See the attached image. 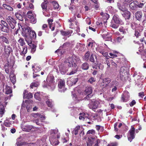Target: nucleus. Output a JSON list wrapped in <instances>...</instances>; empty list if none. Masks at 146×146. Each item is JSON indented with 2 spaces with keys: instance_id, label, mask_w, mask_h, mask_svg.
<instances>
[{
  "instance_id": "f257e3e1",
  "label": "nucleus",
  "mask_w": 146,
  "mask_h": 146,
  "mask_svg": "<svg viewBox=\"0 0 146 146\" xmlns=\"http://www.w3.org/2000/svg\"><path fill=\"white\" fill-rule=\"evenodd\" d=\"M80 61V60L78 57L75 56H72L71 57H68L66 59L63 64H61L59 66V71L61 73L63 74H65L68 70V66L69 67L72 66L74 67L75 68L70 73H68L67 74L71 75L74 74L77 71V64L76 62Z\"/></svg>"
},
{
  "instance_id": "f03ea898",
  "label": "nucleus",
  "mask_w": 146,
  "mask_h": 146,
  "mask_svg": "<svg viewBox=\"0 0 146 146\" xmlns=\"http://www.w3.org/2000/svg\"><path fill=\"white\" fill-rule=\"evenodd\" d=\"M22 29L23 31L22 32V35L25 37V39L26 41L29 43H30V42H31V40L30 39V40H28L26 38L27 37V34H29L31 31V28L28 27H27L22 28Z\"/></svg>"
},
{
  "instance_id": "7ed1b4c3",
  "label": "nucleus",
  "mask_w": 146,
  "mask_h": 146,
  "mask_svg": "<svg viewBox=\"0 0 146 146\" xmlns=\"http://www.w3.org/2000/svg\"><path fill=\"white\" fill-rule=\"evenodd\" d=\"M6 20L11 28L13 29H14L16 23V21L10 16H8Z\"/></svg>"
},
{
  "instance_id": "20e7f679",
  "label": "nucleus",
  "mask_w": 146,
  "mask_h": 146,
  "mask_svg": "<svg viewBox=\"0 0 146 146\" xmlns=\"http://www.w3.org/2000/svg\"><path fill=\"white\" fill-rule=\"evenodd\" d=\"M135 128L133 126H131V129L129 131V134L128 136V139L129 141L131 142L135 137Z\"/></svg>"
},
{
  "instance_id": "39448f33",
  "label": "nucleus",
  "mask_w": 146,
  "mask_h": 146,
  "mask_svg": "<svg viewBox=\"0 0 146 146\" xmlns=\"http://www.w3.org/2000/svg\"><path fill=\"white\" fill-rule=\"evenodd\" d=\"M100 104L99 102L97 101H92L91 102L88 104V106L90 109L94 110L97 108Z\"/></svg>"
},
{
  "instance_id": "423d86ee",
  "label": "nucleus",
  "mask_w": 146,
  "mask_h": 146,
  "mask_svg": "<svg viewBox=\"0 0 146 146\" xmlns=\"http://www.w3.org/2000/svg\"><path fill=\"white\" fill-rule=\"evenodd\" d=\"M58 86L59 92H64L66 90V88L65 87V82L62 80H60L59 81Z\"/></svg>"
},
{
  "instance_id": "0eeeda50",
  "label": "nucleus",
  "mask_w": 146,
  "mask_h": 146,
  "mask_svg": "<svg viewBox=\"0 0 146 146\" xmlns=\"http://www.w3.org/2000/svg\"><path fill=\"white\" fill-rule=\"evenodd\" d=\"M92 91V88L91 87H88L86 88L85 90V92L87 95V96L85 98L86 99L88 100L90 98H91L92 95H91Z\"/></svg>"
},
{
  "instance_id": "6e6552de",
  "label": "nucleus",
  "mask_w": 146,
  "mask_h": 146,
  "mask_svg": "<svg viewBox=\"0 0 146 146\" xmlns=\"http://www.w3.org/2000/svg\"><path fill=\"white\" fill-rule=\"evenodd\" d=\"M78 80L77 78H70L68 79L67 81V84L69 86H72L76 84Z\"/></svg>"
},
{
  "instance_id": "1a4fd4ad",
  "label": "nucleus",
  "mask_w": 146,
  "mask_h": 146,
  "mask_svg": "<svg viewBox=\"0 0 146 146\" xmlns=\"http://www.w3.org/2000/svg\"><path fill=\"white\" fill-rule=\"evenodd\" d=\"M129 96L128 92L125 91L122 96L121 99L123 102H126L129 100Z\"/></svg>"
},
{
  "instance_id": "9d476101",
  "label": "nucleus",
  "mask_w": 146,
  "mask_h": 146,
  "mask_svg": "<svg viewBox=\"0 0 146 146\" xmlns=\"http://www.w3.org/2000/svg\"><path fill=\"white\" fill-rule=\"evenodd\" d=\"M111 82V80L109 78H105L103 80V82L102 83V87H105L108 86V85Z\"/></svg>"
},
{
  "instance_id": "9b49d317",
  "label": "nucleus",
  "mask_w": 146,
  "mask_h": 146,
  "mask_svg": "<svg viewBox=\"0 0 146 146\" xmlns=\"http://www.w3.org/2000/svg\"><path fill=\"white\" fill-rule=\"evenodd\" d=\"M138 4V2L137 1H134L130 4L129 7L132 9L134 10L137 8Z\"/></svg>"
},
{
  "instance_id": "f8f14e48",
  "label": "nucleus",
  "mask_w": 146,
  "mask_h": 146,
  "mask_svg": "<svg viewBox=\"0 0 146 146\" xmlns=\"http://www.w3.org/2000/svg\"><path fill=\"white\" fill-rule=\"evenodd\" d=\"M34 128L33 127L32 125H25L22 128V130L23 131L27 132H29L32 130V129Z\"/></svg>"
},
{
  "instance_id": "ddd939ff",
  "label": "nucleus",
  "mask_w": 146,
  "mask_h": 146,
  "mask_svg": "<svg viewBox=\"0 0 146 146\" xmlns=\"http://www.w3.org/2000/svg\"><path fill=\"white\" fill-rule=\"evenodd\" d=\"M23 95V98H24L29 99L33 97V95L32 94L30 93H29L26 90L24 91Z\"/></svg>"
},
{
  "instance_id": "4468645a",
  "label": "nucleus",
  "mask_w": 146,
  "mask_h": 146,
  "mask_svg": "<svg viewBox=\"0 0 146 146\" xmlns=\"http://www.w3.org/2000/svg\"><path fill=\"white\" fill-rule=\"evenodd\" d=\"M119 73L122 76L126 75L127 74L126 68L124 66L120 68Z\"/></svg>"
},
{
  "instance_id": "2eb2a0df",
  "label": "nucleus",
  "mask_w": 146,
  "mask_h": 146,
  "mask_svg": "<svg viewBox=\"0 0 146 146\" xmlns=\"http://www.w3.org/2000/svg\"><path fill=\"white\" fill-rule=\"evenodd\" d=\"M122 14L125 19H129L130 16V13L127 10L123 12Z\"/></svg>"
},
{
  "instance_id": "dca6fc26",
  "label": "nucleus",
  "mask_w": 146,
  "mask_h": 146,
  "mask_svg": "<svg viewBox=\"0 0 146 146\" xmlns=\"http://www.w3.org/2000/svg\"><path fill=\"white\" fill-rule=\"evenodd\" d=\"M102 37L106 41H110L112 42V39L111 37V35H109L108 33L107 35L104 34L102 35Z\"/></svg>"
},
{
  "instance_id": "f3484780",
  "label": "nucleus",
  "mask_w": 146,
  "mask_h": 146,
  "mask_svg": "<svg viewBox=\"0 0 146 146\" xmlns=\"http://www.w3.org/2000/svg\"><path fill=\"white\" fill-rule=\"evenodd\" d=\"M0 42L1 43L5 42L7 44L9 43L8 39L3 36H0Z\"/></svg>"
},
{
  "instance_id": "a211bd4d",
  "label": "nucleus",
  "mask_w": 146,
  "mask_h": 146,
  "mask_svg": "<svg viewBox=\"0 0 146 146\" xmlns=\"http://www.w3.org/2000/svg\"><path fill=\"white\" fill-rule=\"evenodd\" d=\"M135 16L137 20L140 21L142 17V12L141 11L137 12L135 13Z\"/></svg>"
},
{
  "instance_id": "6ab92c4d",
  "label": "nucleus",
  "mask_w": 146,
  "mask_h": 146,
  "mask_svg": "<svg viewBox=\"0 0 146 146\" xmlns=\"http://www.w3.org/2000/svg\"><path fill=\"white\" fill-rule=\"evenodd\" d=\"M117 6L119 9L123 12L127 10V9L123 5H121L119 3H117Z\"/></svg>"
},
{
  "instance_id": "aec40b11",
  "label": "nucleus",
  "mask_w": 146,
  "mask_h": 146,
  "mask_svg": "<svg viewBox=\"0 0 146 146\" xmlns=\"http://www.w3.org/2000/svg\"><path fill=\"white\" fill-rule=\"evenodd\" d=\"M32 44V45L31 46V52L32 53H33L35 52L36 50V44H34L33 43H32V41H31V42H30V43H28V44Z\"/></svg>"
},
{
  "instance_id": "412c9836",
  "label": "nucleus",
  "mask_w": 146,
  "mask_h": 146,
  "mask_svg": "<svg viewBox=\"0 0 146 146\" xmlns=\"http://www.w3.org/2000/svg\"><path fill=\"white\" fill-rule=\"evenodd\" d=\"M92 2L94 3V7L96 9H97L99 7L100 4L98 2V0H90Z\"/></svg>"
},
{
  "instance_id": "4be33fe9",
  "label": "nucleus",
  "mask_w": 146,
  "mask_h": 146,
  "mask_svg": "<svg viewBox=\"0 0 146 146\" xmlns=\"http://www.w3.org/2000/svg\"><path fill=\"white\" fill-rule=\"evenodd\" d=\"M44 0V1L42 3L41 6L43 10H46L47 7V4L48 3V1L46 0Z\"/></svg>"
},
{
  "instance_id": "5701e85b",
  "label": "nucleus",
  "mask_w": 146,
  "mask_h": 146,
  "mask_svg": "<svg viewBox=\"0 0 146 146\" xmlns=\"http://www.w3.org/2000/svg\"><path fill=\"white\" fill-rule=\"evenodd\" d=\"M88 141L87 142V146H92V145L94 143L93 138L92 137L91 138H88Z\"/></svg>"
},
{
  "instance_id": "b1692460",
  "label": "nucleus",
  "mask_w": 146,
  "mask_h": 146,
  "mask_svg": "<svg viewBox=\"0 0 146 146\" xmlns=\"http://www.w3.org/2000/svg\"><path fill=\"white\" fill-rule=\"evenodd\" d=\"M10 78L12 83L14 84L16 80L15 75L11 73L10 75Z\"/></svg>"
},
{
  "instance_id": "393cba45",
  "label": "nucleus",
  "mask_w": 146,
  "mask_h": 146,
  "mask_svg": "<svg viewBox=\"0 0 146 146\" xmlns=\"http://www.w3.org/2000/svg\"><path fill=\"white\" fill-rule=\"evenodd\" d=\"M35 68V69H33V70L34 71V72L35 73L39 72L41 69V67L40 66H36V67H35L33 65L32 66V68Z\"/></svg>"
},
{
  "instance_id": "a878e982",
  "label": "nucleus",
  "mask_w": 146,
  "mask_h": 146,
  "mask_svg": "<svg viewBox=\"0 0 146 146\" xmlns=\"http://www.w3.org/2000/svg\"><path fill=\"white\" fill-rule=\"evenodd\" d=\"M11 50V49L10 47L5 46L4 51L6 54H9Z\"/></svg>"
},
{
  "instance_id": "bb28decb",
  "label": "nucleus",
  "mask_w": 146,
  "mask_h": 146,
  "mask_svg": "<svg viewBox=\"0 0 146 146\" xmlns=\"http://www.w3.org/2000/svg\"><path fill=\"white\" fill-rule=\"evenodd\" d=\"M81 68L83 70H87L89 68V64L87 62L83 63L81 66Z\"/></svg>"
},
{
  "instance_id": "cd10ccee",
  "label": "nucleus",
  "mask_w": 146,
  "mask_h": 146,
  "mask_svg": "<svg viewBox=\"0 0 146 146\" xmlns=\"http://www.w3.org/2000/svg\"><path fill=\"white\" fill-rule=\"evenodd\" d=\"M100 14L102 16L103 18L106 20H107L109 17V15L106 13H104L103 12H101Z\"/></svg>"
},
{
  "instance_id": "c85d7f7f",
  "label": "nucleus",
  "mask_w": 146,
  "mask_h": 146,
  "mask_svg": "<svg viewBox=\"0 0 146 146\" xmlns=\"http://www.w3.org/2000/svg\"><path fill=\"white\" fill-rule=\"evenodd\" d=\"M3 6L7 10H9L10 11H12L13 10V8L9 5L4 4L3 5Z\"/></svg>"
},
{
  "instance_id": "c756f323",
  "label": "nucleus",
  "mask_w": 146,
  "mask_h": 146,
  "mask_svg": "<svg viewBox=\"0 0 146 146\" xmlns=\"http://www.w3.org/2000/svg\"><path fill=\"white\" fill-rule=\"evenodd\" d=\"M29 34L31 38H35L36 37V35L35 32L32 30L30 32Z\"/></svg>"
},
{
  "instance_id": "7c9ffc66",
  "label": "nucleus",
  "mask_w": 146,
  "mask_h": 146,
  "mask_svg": "<svg viewBox=\"0 0 146 146\" xmlns=\"http://www.w3.org/2000/svg\"><path fill=\"white\" fill-rule=\"evenodd\" d=\"M12 92L11 88L8 86H7L5 88V93L6 94H9Z\"/></svg>"
},
{
  "instance_id": "2f4dec72",
  "label": "nucleus",
  "mask_w": 146,
  "mask_h": 146,
  "mask_svg": "<svg viewBox=\"0 0 146 146\" xmlns=\"http://www.w3.org/2000/svg\"><path fill=\"white\" fill-rule=\"evenodd\" d=\"M46 103L48 107L52 108L53 106V104L52 103V100H51L48 99L46 102Z\"/></svg>"
},
{
  "instance_id": "473e14b6",
  "label": "nucleus",
  "mask_w": 146,
  "mask_h": 146,
  "mask_svg": "<svg viewBox=\"0 0 146 146\" xmlns=\"http://www.w3.org/2000/svg\"><path fill=\"white\" fill-rule=\"evenodd\" d=\"M18 41L20 43V45L21 46H23L25 44L24 39L23 38H20Z\"/></svg>"
},
{
  "instance_id": "72a5a7b5",
  "label": "nucleus",
  "mask_w": 146,
  "mask_h": 146,
  "mask_svg": "<svg viewBox=\"0 0 146 146\" xmlns=\"http://www.w3.org/2000/svg\"><path fill=\"white\" fill-rule=\"evenodd\" d=\"M27 52V48L26 46L23 47V50L21 53V55H23L26 54Z\"/></svg>"
},
{
  "instance_id": "f704fd0d",
  "label": "nucleus",
  "mask_w": 146,
  "mask_h": 146,
  "mask_svg": "<svg viewBox=\"0 0 146 146\" xmlns=\"http://www.w3.org/2000/svg\"><path fill=\"white\" fill-rule=\"evenodd\" d=\"M90 55V52H87L85 54L84 59L86 60H88L89 59V57Z\"/></svg>"
},
{
  "instance_id": "c9c22d12",
  "label": "nucleus",
  "mask_w": 146,
  "mask_h": 146,
  "mask_svg": "<svg viewBox=\"0 0 146 146\" xmlns=\"http://www.w3.org/2000/svg\"><path fill=\"white\" fill-rule=\"evenodd\" d=\"M113 19L115 22L117 24L120 23V19L116 16H114L113 17Z\"/></svg>"
},
{
  "instance_id": "e433bc0d",
  "label": "nucleus",
  "mask_w": 146,
  "mask_h": 146,
  "mask_svg": "<svg viewBox=\"0 0 146 146\" xmlns=\"http://www.w3.org/2000/svg\"><path fill=\"white\" fill-rule=\"evenodd\" d=\"M2 30L6 33H8L9 31V29L8 25L7 26H3L2 28Z\"/></svg>"
},
{
  "instance_id": "4c0bfd02",
  "label": "nucleus",
  "mask_w": 146,
  "mask_h": 146,
  "mask_svg": "<svg viewBox=\"0 0 146 146\" xmlns=\"http://www.w3.org/2000/svg\"><path fill=\"white\" fill-rule=\"evenodd\" d=\"M4 125L6 127H10L11 125V123L9 121L6 120L4 121Z\"/></svg>"
},
{
  "instance_id": "58836bf2",
  "label": "nucleus",
  "mask_w": 146,
  "mask_h": 146,
  "mask_svg": "<svg viewBox=\"0 0 146 146\" xmlns=\"http://www.w3.org/2000/svg\"><path fill=\"white\" fill-rule=\"evenodd\" d=\"M27 16L29 19L32 18L33 17H34L33 14L31 11H29L27 13Z\"/></svg>"
},
{
  "instance_id": "ea45409f",
  "label": "nucleus",
  "mask_w": 146,
  "mask_h": 146,
  "mask_svg": "<svg viewBox=\"0 0 146 146\" xmlns=\"http://www.w3.org/2000/svg\"><path fill=\"white\" fill-rule=\"evenodd\" d=\"M52 4L54 8L55 9H58L59 7V5L58 3L55 1H53Z\"/></svg>"
},
{
  "instance_id": "a19ab883",
  "label": "nucleus",
  "mask_w": 146,
  "mask_h": 146,
  "mask_svg": "<svg viewBox=\"0 0 146 146\" xmlns=\"http://www.w3.org/2000/svg\"><path fill=\"white\" fill-rule=\"evenodd\" d=\"M93 141H94V143H95L94 146H98V144L100 143V141L97 138L93 137Z\"/></svg>"
},
{
  "instance_id": "79ce46f5",
  "label": "nucleus",
  "mask_w": 146,
  "mask_h": 146,
  "mask_svg": "<svg viewBox=\"0 0 146 146\" xmlns=\"http://www.w3.org/2000/svg\"><path fill=\"white\" fill-rule=\"evenodd\" d=\"M61 34L63 36H67L70 33V32L69 31H61Z\"/></svg>"
},
{
  "instance_id": "37998d69",
  "label": "nucleus",
  "mask_w": 146,
  "mask_h": 146,
  "mask_svg": "<svg viewBox=\"0 0 146 146\" xmlns=\"http://www.w3.org/2000/svg\"><path fill=\"white\" fill-rule=\"evenodd\" d=\"M87 134L88 135H90V136L94 135L95 134V131L93 129L89 130L87 132Z\"/></svg>"
},
{
  "instance_id": "c03bdc74",
  "label": "nucleus",
  "mask_w": 146,
  "mask_h": 146,
  "mask_svg": "<svg viewBox=\"0 0 146 146\" xmlns=\"http://www.w3.org/2000/svg\"><path fill=\"white\" fill-rule=\"evenodd\" d=\"M80 129L81 128L79 126H78L75 128L74 131L75 135H76L78 134V132L80 130Z\"/></svg>"
},
{
  "instance_id": "a18cd8bd",
  "label": "nucleus",
  "mask_w": 146,
  "mask_h": 146,
  "mask_svg": "<svg viewBox=\"0 0 146 146\" xmlns=\"http://www.w3.org/2000/svg\"><path fill=\"white\" fill-rule=\"evenodd\" d=\"M5 112V109L3 107L1 108L0 110V114L1 115V117H2L3 115L4 114Z\"/></svg>"
},
{
  "instance_id": "49530a36",
  "label": "nucleus",
  "mask_w": 146,
  "mask_h": 146,
  "mask_svg": "<svg viewBox=\"0 0 146 146\" xmlns=\"http://www.w3.org/2000/svg\"><path fill=\"white\" fill-rule=\"evenodd\" d=\"M58 129L51 130L50 133L51 135H53L57 133H58Z\"/></svg>"
},
{
  "instance_id": "de8ad7c7",
  "label": "nucleus",
  "mask_w": 146,
  "mask_h": 146,
  "mask_svg": "<svg viewBox=\"0 0 146 146\" xmlns=\"http://www.w3.org/2000/svg\"><path fill=\"white\" fill-rule=\"evenodd\" d=\"M81 114L82 115L83 120H84L85 119L88 118V115L87 113L83 112L81 113Z\"/></svg>"
},
{
  "instance_id": "09e8293b",
  "label": "nucleus",
  "mask_w": 146,
  "mask_h": 146,
  "mask_svg": "<svg viewBox=\"0 0 146 146\" xmlns=\"http://www.w3.org/2000/svg\"><path fill=\"white\" fill-rule=\"evenodd\" d=\"M16 17L19 20H21L22 19V16L18 13H16L15 14Z\"/></svg>"
},
{
  "instance_id": "8fccbe9b",
  "label": "nucleus",
  "mask_w": 146,
  "mask_h": 146,
  "mask_svg": "<svg viewBox=\"0 0 146 146\" xmlns=\"http://www.w3.org/2000/svg\"><path fill=\"white\" fill-rule=\"evenodd\" d=\"M30 21L31 23L33 24H35L36 22V19L34 17H33L32 18H30Z\"/></svg>"
},
{
  "instance_id": "3c124183",
  "label": "nucleus",
  "mask_w": 146,
  "mask_h": 146,
  "mask_svg": "<svg viewBox=\"0 0 146 146\" xmlns=\"http://www.w3.org/2000/svg\"><path fill=\"white\" fill-rule=\"evenodd\" d=\"M96 81V79L93 77H91L88 80V82L90 83L91 84H92L93 82Z\"/></svg>"
},
{
  "instance_id": "603ef678",
  "label": "nucleus",
  "mask_w": 146,
  "mask_h": 146,
  "mask_svg": "<svg viewBox=\"0 0 146 146\" xmlns=\"http://www.w3.org/2000/svg\"><path fill=\"white\" fill-rule=\"evenodd\" d=\"M119 31L120 32H122V33L124 34L126 33V31L123 27H121L119 28Z\"/></svg>"
},
{
  "instance_id": "864d4df0",
  "label": "nucleus",
  "mask_w": 146,
  "mask_h": 146,
  "mask_svg": "<svg viewBox=\"0 0 146 146\" xmlns=\"http://www.w3.org/2000/svg\"><path fill=\"white\" fill-rule=\"evenodd\" d=\"M19 138L17 139V141L16 143V144L18 146H20L23 145V143L19 142Z\"/></svg>"
},
{
  "instance_id": "5fc2aeb1",
  "label": "nucleus",
  "mask_w": 146,
  "mask_h": 146,
  "mask_svg": "<svg viewBox=\"0 0 146 146\" xmlns=\"http://www.w3.org/2000/svg\"><path fill=\"white\" fill-rule=\"evenodd\" d=\"M34 96L35 98L37 100H40V98L39 97V94L37 93H35L34 95Z\"/></svg>"
},
{
  "instance_id": "6e6d98bb",
  "label": "nucleus",
  "mask_w": 146,
  "mask_h": 146,
  "mask_svg": "<svg viewBox=\"0 0 146 146\" xmlns=\"http://www.w3.org/2000/svg\"><path fill=\"white\" fill-rule=\"evenodd\" d=\"M53 20L52 19H49L48 20V24L49 25V27L51 29V25L52 24V23L53 22Z\"/></svg>"
},
{
  "instance_id": "4d7b16f0",
  "label": "nucleus",
  "mask_w": 146,
  "mask_h": 146,
  "mask_svg": "<svg viewBox=\"0 0 146 146\" xmlns=\"http://www.w3.org/2000/svg\"><path fill=\"white\" fill-rule=\"evenodd\" d=\"M53 20L52 19H49L48 20V24L49 25V27L51 29V25L52 24V23L53 22Z\"/></svg>"
},
{
  "instance_id": "13d9d810",
  "label": "nucleus",
  "mask_w": 146,
  "mask_h": 146,
  "mask_svg": "<svg viewBox=\"0 0 146 146\" xmlns=\"http://www.w3.org/2000/svg\"><path fill=\"white\" fill-rule=\"evenodd\" d=\"M40 114L38 113H34L32 115V116L35 118H38L39 117Z\"/></svg>"
},
{
  "instance_id": "bf43d9fd",
  "label": "nucleus",
  "mask_w": 146,
  "mask_h": 146,
  "mask_svg": "<svg viewBox=\"0 0 146 146\" xmlns=\"http://www.w3.org/2000/svg\"><path fill=\"white\" fill-rule=\"evenodd\" d=\"M90 60L93 62H94V57L93 54H92L91 55Z\"/></svg>"
},
{
  "instance_id": "052dcab7",
  "label": "nucleus",
  "mask_w": 146,
  "mask_h": 146,
  "mask_svg": "<svg viewBox=\"0 0 146 146\" xmlns=\"http://www.w3.org/2000/svg\"><path fill=\"white\" fill-rule=\"evenodd\" d=\"M86 22L89 25H90L91 23V21L90 20V19L88 18L86 19Z\"/></svg>"
},
{
  "instance_id": "680f3d73",
  "label": "nucleus",
  "mask_w": 146,
  "mask_h": 146,
  "mask_svg": "<svg viewBox=\"0 0 146 146\" xmlns=\"http://www.w3.org/2000/svg\"><path fill=\"white\" fill-rule=\"evenodd\" d=\"M98 68L102 70L104 68L103 65L101 63L98 64Z\"/></svg>"
},
{
  "instance_id": "e2e57ef3",
  "label": "nucleus",
  "mask_w": 146,
  "mask_h": 146,
  "mask_svg": "<svg viewBox=\"0 0 146 146\" xmlns=\"http://www.w3.org/2000/svg\"><path fill=\"white\" fill-rule=\"evenodd\" d=\"M81 129H80V133L79 135L80 137L81 136L84 135V132L83 131V129L81 128Z\"/></svg>"
},
{
  "instance_id": "0e129e2a",
  "label": "nucleus",
  "mask_w": 146,
  "mask_h": 146,
  "mask_svg": "<svg viewBox=\"0 0 146 146\" xmlns=\"http://www.w3.org/2000/svg\"><path fill=\"white\" fill-rule=\"evenodd\" d=\"M136 104V102L135 100H133L129 104V105L131 106H133L134 105H135Z\"/></svg>"
},
{
  "instance_id": "69168bd1",
  "label": "nucleus",
  "mask_w": 146,
  "mask_h": 146,
  "mask_svg": "<svg viewBox=\"0 0 146 146\" xmlns=\"http://www.w3.org/2000/svg\"><path fill=\"white\" fill-rule=\"evenodd\" d=\"M117 144L116 143H112L108 145V146H116Z\"/></svg>"
},
{
  "instance_id": "338daca9",
  "label": "nucleus",
  "mask_w": 146,
  "mask_h": 146,
  "mask_svg": "<svg viewBox=\"0 0 146 146\" xmlns=\"http://www.w3.org/2000/svg\"><path fill=\"white\" fill-rule=\"evenodd\" d=\"M31 88H33L34 87H36V84L35 83H33L31 85Z\"/></svg>"
},
{
  "instance_id": "774afa93",
  "label": "nucleus",
  "mask_w": 146,
  "mask_h": 146,
  "mask_svg": "<svg viewBox=\"0 0 146 146\" xmlns=\"http://www.w3.org/2000/svg\"><path fill=\"white\" fill-rule=\"evenodd\" d=\"M144 6V4L142 3H140L139 4V3H138V4H137V6L139 8H142Z\"/></svg>"
}]
</instances>
